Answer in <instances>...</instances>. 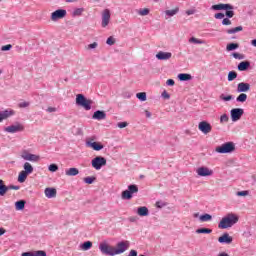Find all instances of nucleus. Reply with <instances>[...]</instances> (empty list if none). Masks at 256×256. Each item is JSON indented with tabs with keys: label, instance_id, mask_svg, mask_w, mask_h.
<instances>
[{
	"label": "nucleus",
	"instance_id": "9",
	"mask_svg": "<svg viewBox=\"0 0 256 256\" xmlns=\"http://www.w3.org/2000/svg\"><path fill=\"white\" fill-rule=\"evenodd\" d=\"M4 131L6 133H22V131H25V126L19 122H16L15 124H12L8 127L4 128Z\"/></svg>",
	"mask_w": 256,
	"mask_h": 256
},
{
	"label": "nucleus",
	"instance_id": "43",
	"mask_svg": "<svg viewBox=\"0 0 256 256\" xmlns=\"http://www.w3.org/2000/svg\"><path fill=\"white\" fill-rule=\"evenodd\" d=\"M237 77V72L230 71L228 73V81H235V78Z\"/></svg>",
	"mask_w": 256,
	"mask_h": 256
},
{
	"label": "nucleus",
	"instance_id": "44",
	"mask_svg": "<svg viewBox=\"0 0 256 256\" xmlns=\"http://www.w3.org/2000/svg\"><path fill=\"white\" fill-rule=\"evenodd\" d=\"M106 43L110 46H113L115 45V43H117V40L115 39V37L110 36L107 38Z\"/></svg>",
	"mask_w": 256,
	"mask_h": 256
},
{
	"label": "nucleus",
	"instance_id": "40",
	"mask_svg": "<svg viewBox=\"0 0 256 256\" xmlns=\"http://www.w3.org/2000/svg\"><path fill=\"white\" fill-rule=\"evenodd\" d=\"M227 51H235V49H239V44L237 43H230L226 47Z\"/></svg>",
	"mask_w": 256,
	"mask_h": 256
},
{
	"label": "nucleus",
	"instance_id": "22",
	"mask_svg": "<svg viewBox=\"0 0 256 256\" xmlns=\"http://www.w3.org/2000/svg\"><path fill=\"white\" fill-rule=\"evenodd\" d=\"M15 115V112L13 110H5L0 112V123H3L5 119H9V117Z\"/></svg>",
	"mask_w": 256,
	"mask_h": 256
},
{
	"label": "nucleus",
	"instance_id": "31",
	"mask_svg": "<svg viewBox=\"0 0 256 256\" xmlns=\"http://www.w3.org/2000/svg\"><path fill=\"white\" fill-rule=\"evenodd\" d=\"M137 14L140 15V17H147L149 13H151V10L149 8H141L136 10Z\"/></svg>",
	"mask_w": 256,
	"mask_h": 256
},
{
	"label": "nucleus",
	"instance_id": "48",
	"mask_svg": "<svg viewBox=\"0 0 256 256\" xmlns=\"http://www.w3.org/2000/svg\"><path fill=\"white\" fill-rule=\"evenodd\" d=\"M29 105H30L29 102L24 101V102H20L18 104V107H20V109H27V107H29Z\"/></svg>",
	"mask_w": 256,
	"mask_h": 256
},
{
	"label": "nucleus",
	"instance_id": "8",
	"mask_svg": "<svg viewBox=\"0 0 256 256\" xmlns=\"http://www.w3.org/2000/svg\"><path fill=\"white\" fill-rule=\"evenodd\" d=\"M91 165L93 169H96V171H100L101 168L107 165V159L103 156H96L92 159Z\"/></svg>",
	"mask_w": 256,
	"mask_h": 256
},
{
	"label": "nucleus",
	"instance_id": "27",
	"mask_svg": "<svg viewBox=\"0 0 256 256\" xmlns=\"http://www.w3.org/2000/svg\"><path fill=\"white\" fill-rule=\"evenodd\" d=\"M65 175L67 177H76V175H79V169L77 168H69L65 171Z\"/></svg>",
	"mask_w": 256,
	"mask_h": 256
},
{
	"label": "nucleus",
	"instance_id": "30",
	"mask_svg": "<svg viewBox=\"0 0 256 256\" xmlns=\"http://www.w3.org/2000/svg\"><path fill=\"white\" fill-rule=\"evenodd\" d=\"M26 203L27 202L25 200H19V201L15 202L16 211H23V209H25Z\"/></svg>",
	"mask_w": 256,
	"mask_h": 256
},
{
	"label": "nucleus",
	"instance_id": "41",
	"mask_svg": "<svg viewBox=\"0 0 256 256\" xmlns=\"http://www.w3.org/2000/svg\"><path fill=\"white\" fill-rule=\"evenodd\" d=\"M83 11H85V9L83 8H78V9H75L72 13L73 17H79L81 15H83Z\"/></svg>",
	"mask_w": 256,
	"mask_h": 256
},
{
	"label": "nucleus",
	"instance_id": "62",
	"mask_svg": "<svg viewBox=\"0 0 256 256\" xmlns=\"http://www.w3.org/2000/svg\"><path fill=\"white\" fill-rule=\"evenodd\" d=\"M186 15H195V10H187Z\"/></svg>",
	"mask_w": 256,
	"mask_h": 256
},
{
	"label": "nucleus",
	"instance_id": "21",
	"mask_svg": "<svg viewBox=\"0 0 256 256\" xmlns=\"http://www.w3.org/2000/svg\"><path fill=\"white\" fill-rule=\"evenodd\" d=\"M92 119H95L96 121H103L107 119V114L103 110H98L94 112V114L92 115Z\"/></svg>",
	"mask_w": 256,
	"mask_h": 256
},
{
	"label": "nucleus",
	"instance_id": "42",
	"mask_svg": "<svg viewBox=\"0 0 256 256\" xmlns=\"http://www.w3.org/2000/svg\"><path fill=\"white\" fill-rule=\"evenodd\" d=\"M189 43H195L196 45H203L205 43L203 40L192 37L189 39Z\"/></svg>",
	"mask_w": 256,
	"mask_h": 256
},
{
	"label": "nucleus",
	"instance_id": "29",
	"mask_svg": "<svg viewBox=\"0 0 256 256\" xmlns=\"http://www.w3.org/2000/svg\"><path fill=\"white\" fill-rule=\"evenodd\" d=\"M23 169L22 171H24V173H27L28 175H31V173H33V165H31V163L29 162H25L23 165Z\"/></svg>",
	"mask_w": 256,
	"mask_h": 256
},
{
	"label": "nucleus",
	"instance_id": "50",
	"mask_svg": "<svg viewBox=\"0 0 256 256\" xmlns=\"http://www.w3.org/2000/svg\"><path fill=\"white\" fill-rule=\"evenodd\" d=\"M34 256H47V252L43 250H38L34 252Z\"/></svg>",
	"mask_w": 256,
	"mask_h": 256
},
{
	"label": "nucleus",
	"instance_id": "17",
	"mask_svg": "<svg viewBox=\"0 0 256 256\" xmlns=\"http://www.w3.org/2000/svg\"><path fill=\"white\" fill-rule=\"evenodd\" d=\"M86 145L94 151H101L105 147L103 144H101V142H95L93 140L86 141Z\"/></svg>",
	"mask_w": 256,
	"mask_h": 256
},
{
	"label": "nucleus",
	"instance_id": "57",
	"mask_svg": "<svg viewBox=\"0 0 256 256\" xmlns=\"http://www.w3.org/2000/svg\"><path fill=\"white\" fill-rule=\"evenodd\" d=\"M162 97H163V99H171V95H169V93H167V91L162 92Z\"/></svg>",
	"mask_w": 256,
	"mask_h": 256
},
{
	"label": "nucleus",
	"instance_id": "47",
	"mask_svg": "<svg viewBox=\"0 0 256 256\" xmlns=\"http://www.w3.org/2000/svg\"><path fill=\"white\" fill-rule=\"evenodd\" d=\"M220 99L221 101H231L233 99V96L232 95L225 96V94H221Z\"/></svg>",
	"mask_w": 256,
	"mask_h": 256
},
{
	"label": "nucleus",
	"instance_id": "60",
	"mask_svg": "<svg viewBox=\"0 0 256 256\" xmlns=\"http://www.w3.org/2000/svg\"><path fill=\"white\" fill-rule=\"evenodd\" d=\"M21 256H35V254L32 252H24L21 254Z\"/></svg>",
	"mask_w": 256,
	"mask_h": 256
},
{
	"label": "nucleus",
	"instance_id": "58",
	"mask_svg": "<svg viewBox=\"0 0 256 256\" xmlns=\"http://www.w3.org/2000/svg\"><path fill=\"white\" fill-rule=\"evenodd\" d=\"M56 111H57V108H55V107H48L47 108L48 113H55Z\"/></svg>",
	"mask_w": 256,
	"mask_h": 256
},
{
	"label": "nucleus",
	"instance_id": "64",
	"mask_svg": "<svg viewBox=\"0 0 256 256\" xmlns=\"http://www.w3.org/2000/svg\"><path fill=\"white\" fill-rule=\"evenodd\" d=\"M144 113L148 119L151 118V112H149L148 110H145Z\"/></svg>",
	"mask_w": 256,
	"mask_h": 256
},
{
	"label": "nucleus",
	"instance_id": "53",
	"mask_svg": "<svg viewBox=\"0 0 256 256\" xmlns=\"http://www.w3.org/2000/svg\"><path fill=\"white\" fill-rule=\"evenodd\" d=\"M98 46H99V44L97 42H94L92 44H89L87 46V49H97Z\"/></svg>",
	"mask_w": 256,
	"mask_h": 256
},
{
	"label": "nucleus",
	"instance_id": "3",
	"mask_svg": "<svg viewBox=\"0 0 256 256\" xmlns=\"http://www.w3.org/2000/svg\"><path fill=\"white\" fill-rule=\"evenodd\" d=\"M76 105L82 107L85 111H91V106L93 105V100L87 99L83 94L76 95Z\"/></svg>",
	"mask_w": 256,
	"mask_h": 256
},
{
	"label": "nucleus",
	"instance_id": "54",
	"mask_svg": "<svg viewBox=\"0 0 256 256\" xmlns=\"http://www.w3.org/2000/svg\"><path fill=\"white\" fill-rule=\"evenodd\" d=\"M166 85H168L169 87H173V85H175V80L173 79H168L166 81Z\"/></svg>",
	"mask_w": 256,
	"mask_h": 256
},
{
	"label": "nucleus",
	"instance_id": "7",
	"mask_svg": "<svg viewBox=\"0 0 256 256\" xmlns=\"http://www.w3.org/2000/svg\"><path fill=\"white\" fill-rule=\"evenodd\" d=\"M139 193V187L137 185L132 184L128 186L127 190H124L121 194L122 199L130 200L133 199V194Z\"/></svg>",
	"mask_w": 256,
	"mask_h": 256
},
{
	"label": "nucleus",
	"instance_id": "14",
	"mask_svg": "<svg viewBox=\"0 0 256 256\" xmlns=\"http://www.w3.org/2000/svg\"><path fill=\"white\" fill-rule=\"evenodd\" d=\"M243 113H245V111L243 110V108H233L230 111V115H231V120L233 122L239 121V119H241V117H243Z\"/></svg>",
	"mask_w": 256,
	"mask_h": 256
},
{
	"label": "nucleus",
	"instance_id": "52",
	"mask_svg": "<svg viewBox=\"0 0 256 256\" xmlns=\"http://www.w3.org/2000/svg\"><path fill=\"white\" fill-rule=\"evenodd\" d=\"M13 46L11 44L5 45L1 47V51H11Z\"/></svg>",
	"mask_w": 256,
	"mask_h": 256
},
{
	"label": "nucleus",
	"instance_id": "63",
	"mask_svg": "<svg viewBox=\"0 0 256 256\" xmlns=\"http://www.w3.org/2000/svg\"><path fill=\"white\" fill-rule=\"evenodd\" d=\"M76 135H83V129L78 128L76 131Z\"/></svg>",
	"mask_w": 256,
	"mask_h": 256
},
{
	"label": "nucleus",
	"instance_id": "11",
	"mask_svg": "<svg viewBox=\"0 0 256 256\" xmlns=\"http://www.w3.org/2000/svg\"><path fill=\"white\" fill-rule=\"evenodd\" d=\"M213 169L207 166H200L196 169V174L198 177H211L213 176Z\"/></svg>",
	"mask_w": 256,
	"mask_h": 256
},
{
	"label": "nucleus",
	"instance_id": "5",
	"mask_svg": "<svg viewBox=\"0 0 256 256\" xmlns=\"http://www.w3.org/2000/svg\"><path fill=\"white\" fill-rule=\"evenodd\" d=\"M216 153L227 154L233 153L235 151V143L233 142H226L221 146L215 148Z\"/></svg>",
	"mask_w": 256,
	"mask_h": 256
},
{
	"label": "nucleus",
	"instance_id": "55",
	"mask_svg": "<svg viewBox=\"0 0 256 256\" xmlns=\"http://www.w3.org/2000/svg\"><path fill=\"white\" fill-rule=\"evenodd\" d=\"M222 25H231V21H230L229 17L228 18H224L222 20Z\"/></svg>",
	"mask_w": 256,
	"mask_h": 256
},
{
	"label": "nucleus",
	"instance_id": "46",
	"mask_svg": "<svg viewBox=\"0 0 256 256\" xmlns=\"http://www.w3.org/2000/svg\"><path fill=\"white\" fill-rule=\"evenodd\" d=\"M84 183H87V185H93V183H95V177L84 178Z\"/></svg>",
	"mask_w": 256,
	"mask_h": 256
},
{
	"label": "nucleus",
	"instance_id": "45",
	"mask_svg": "<svg viewBox=\"0 0 256 256\" xmlns=\"http://www.w3.org/2000/svg\"><path fill=\"white\" fill-rule=\"evenodd\" d=\"M220 123L223 125V123H229V116L227 114H223L220 116Z\"/></svg>",
	"mask_w": 256,
	"mask_h": 256
},
{
	"label": "nucleus",
	"instance_id": "25",
	"mask_svg": "<svg viewBox=\"0 0 256 256\" xmlns=\"http://www.w3.org/2000/svg\"><path fill=\"white\" fill-rule=\"evenodd\" d=\"M179 13V7H175L174 9L171 10H166L164 11L165 19H168L169 17H175Z\"/></svg>",
	"mask_w": 256,
	"mask_h": 256
},
{
	"label": "nucleus",
	"instance_id": "10",
	"mask_svg": "<svg viewBox=\"0 0 256 256\" xmlns=\"http://www.w3.org/2000/svg\"><path fill=\"white\" fill-rule=\"evenodd\" d=\"M67 17V10L65 9H58L51 13L50 19L53 23H57L60 19H65Z\"/></svg>",
	"mask_w": 256,
	"mask_h": 256
},
{
	"label": "nucleus",
	"instance_id": "32",
	"mask_svg": "<svg viewBox=\"0 0 256 256\" xmlns=\"http://www.w3.org/2000/svg\"><path fill=\"white\" fill-rule=\"evenodd\" d=\"M240 31H243V26H237L235 28L227 29L226 33L228 35H235V33H239Z\"/></svg>",
	"mask_w": 256,
	"mask_h": 256
},
{
	"label": "nucleus",
	"instance_id": "49",
	"mask_svg": "<svg viewBox=\"0 0 256 256\" xmlns=\"http://www.w3.org/2000/svg\"><path fill=\"white\" fill-rule=\"evenodd\" d=\"M236 195L237 197H247V195H249V191H239Z\"/></svg>",
	"mask_w": 256,
	"mask_h": 256
},
{
	"label": "nucleus",
	"instance_id": "38",
	"mask_svg": "<svg viewBox=\"0 0 256 256\" xmlns=\"http://www.w3.org/2000/svg\"><path fill=\"white\" fill-rule=\"evenodd\" d=\"M137 99H139V101H147V93L145 92H139L136 94Z\"/></svg>",
	"mask_w": 256,
	"mask_h": 256
},
{
	"label": "nucleus",
	"instance_id": "26",
	"mask_svg": "<svg viewBox=\"0 0 256 256\" xmlns=\"http://www.w3.org/2000/svg\"><path fill=\"white\" fill-rule=\"evenodd\" d=\"M251 67V62L242 61L238 64V71H247Z\"/></svg>",
	"mask_w": 256,
	"mask_h": 256
},
{
	"label": "nucleus",
	"instance_id": "39",
	"mask_svg": "<svg viewBox=\"0 0 256 256\" xmlns=\"http://www.w3.org/2000/svg\"><path fill=\"white\" fill-rule=\"evenodd\" d=\"M48 171H50V173H57V171H59V166L57 164H50L48 166Z\"/></svg>",
	"mask_w": 256,
	"mask_h": 256
},
{
	"label": "nucleus",
	"instance_id": "15",
	"mask_svg": "<svg viewBox=\"0 0 256 256\" xmlns=\"http://www.w3.org/2000/svg\"><path fill=\"white\" fill-rule=\"evenodd\" d=\"M111 21V11L109 9H105L102 12V27L105 28L109 25Z\"/></svg>",
	"mask_w": 256,
	"mask_h": 256
},
{
	"label": "nucleus",
	"instance_id": "23",
	"mask_svg": "<svg viewBox=\"0 0 256 256\" xmlns=\"http://www.w3.org/2000/svg\"><path fill=\"white\" fill-rule=\"evenodd\" d=\"M44 193L48 199H53L54 197H57V189L55 188H46Z\"/></svg>",
	"mask_w": 256,
	"mask_h": 256
},
{
	"label": "nucleus",
	"instance_id": "12",
	"mask_svg": "<svg viewBox=\"0 0 256 256\" xmlns=\"http://www.w3.org/2000/svg\"><path fill=\"white\" fill-rule=\"evenodd\" d=\"M19 189L20 187L15 185L6 186L5 182L0 179V196L1 197H5V195L7 194V191L9 190L19 191Z\"/></svg>",
	"mask_w": 256,
	"mask_h": 256
},
{
	"label": "nucleus",
	"instance_id": "36",
	"mask_svg": "<svg viewBox=\"0 0 256 256\" xmlns=\"http://www.w3.org/2000/svg\"><path fill=\"white\" fill-rule=\"evenodd\" d=\"M178 79L179 81H191L192 77L191 74L182 73L178 75Z\"/></svg>",
	"mask_w": 256,
	"mask_h": 256
},
{
	"label": "nucleus",
	"instance_id": "2",
	"mask_svg": "<svg viewBox=\"0 0 256 256\" xmlns=\"http://www.w3.org/2000/svg\"><path fill=\"white\" fill-rule=\"evenodd\" d=\"M212 11H226L225 15L229 18V19H233V17H235V11H233V9H235V7H233V5L231 4H215L211 6Z\"/></svg>",
	"mask_w": 256,
	"mask_h": 256
},
{
	"label": "nucleus",
	"instance_id": "35",
	"mask_svg": "<svg viewBox=\"0 0 256 256\" xmlns=\"http://www.w3.org/2000/svg\"><path fill=\"white\" fill-rule=\"evenodd\" d=\"M196 233H197L198 235H201V234L209 235V234L213 233V230H212V229H209V228H200V229H197V230H196Z\"/></svg>",
	"mask_w": 256,
	"mask_h": 256
},
{
	"label": "nucleus",
	"instance_id": "33",
	"mask_svg": "<svg viewBox=\"0 0 256 256\" xmlns=\"http://www.w3.org/2000/svg\"><path fill=\"white\" fill-rule=\"evenodd\" d=\"M91 247H93V242H91V241H86L80 245V249L82 251H89V249H91Z\"/></svg>",
	"mask_w": 256,
	"mask_h": 256
},
{
	"label": "nucleus",
	"instance_id": "51",
	"mask_svg": "<svg viewBox=\"0 0 256 256\" xmlns=\"http://www.w3.org/2000/svg\"><path fill=\"white\" fill-rule=\"evenodd\" d=\"M129 126V123L127 122H119L117 124V127H119V129H125V127H128Z\"/></svg>",
	"mask_w": 256,
	"mask_h": 256
},
{
	"label": "nucleus",
	"instance_id": "20",
	"mask_svg": "<svg viewBox=\"0 0 256 256\" xmlns=\"http://www.w3.org/2000/svg\"><path fill=\"white\" fill-rule=\"evenodd\" d=\"M251 90V85L249 83L241 82L237 86V93H247Z\"/></svg>",
	"mask_w": 256,
	"mask_h": 256
},
{
	"label": "nucleus",
	"instance_id": "24",
	"mask_svg": "<svg viewBox=\"0 0 256 256\" xmlns=\"http://www.w3.org/2000/svg\"><path fill=\"white\" fill-rule=\"evenodd\" d=\"M137 215H139V217H147L149 216V208H147L146 206H141L137 209Z\"/></svg>",
	"mask_w": 256,
	"mask_h": 256
},
{
	"label": "nucleus",
	"instance_id": "28",
	"mask_svg": "<svg viewBox=\"0 0 256 256\" xmlns=\"http://www.w3.org/2000/svg\"><path fill=\"white\" fill-rule=\"evenodd\" d=\"M199 221L201 223H207L209 221H213V216H211V214H203L201 216H199Z\"/></svg>",
	"mask_w": 256,
	"mask_h": 256
},
{
	"label": "nucleus",
	"instance_id": "1",
	"mask_svg": "<svg viewBox=\"0 0 256 256\" xmlns=\"http://www.w3.org/2000/svg\"><path fill=\"white\" fill-rule=\"evenodd\" d=\"M236 223H239V216L233 213H228L220 220L218 228L231 229V227H233V225H236Z\"/></svg>",
	"mask_w": 256,
	"mask_h": 256
},
{
	"label": "nucleus",
	"instance_id": "37",
	"mask_svg": "<svg viewBox=\"0 0 256 256\" xmlns=\"http://www.w3.org/2000/svg\"><path fill=\"white\" fill-rule=\"evenodd\" d=\"M236 101L238 103H245V101H247V94L245 93H241L237 98Z\"/></svg>",
	"mask_w": 256,
	"mask_h": 256
},
{
	"label": "nucleus",
	"instance_id": "19",
	"mask_svg": "<svg viewBox=\"0 0 256 256\" xmlns=\"http://www.w3.org/2000/svg\"><path fill=\"white\" fill-rule=\"evenodd\" d=\"M218 241L225 245H231L233 243V237L229 233H224L218 238Z\"/></svg>",
	"mask_w": 256,
	"mask_h": 256
},
{
	"label": "nucleus",
	"instance_id": "16",
	"mask_svg": "<svg viewBox=\"0 0 256 256\" xmlns=\"http://www.w3.org/2000/svg\"><path fill=\"white\" fill-rule=\"evenodd\" d=\"M21 158L24 159V161H33L34 163H37V161H39L38 155L31 154L27 151L22 152Z\"/></svg>",
	"mask_w": 256,
	"mask_h": 256
},
{
	"label": "nucleus",
	"instance_id": "13",
	"mask_svg": "<svg viewBox=\"0 0 256 256\" xmlns=\"http://www.w3.org/2000/svg\"><path fill=\"white\" fill-rule=\"evenodd\" d=\"M198 129L203 133V135H209V133L213 131V126H211V123L207 121H201L198 124Z\"/></svg>",
	"mask_w": 256,
	"mask_h": 256
},
{
	"label": "nucleus",
	"instance_id": "4",
	"mask_svg": "<svg viewBox=\"0 0 256 256\" xmlns=\"http://www.w3.org/2000/svg\"><path fill=\"white\" fill-rule=\"evenodd\" d=\"M99 251L102 253V255L115 256V247L111 246L107 240L100 242Z\"/></svg>",
	"mask_w": 256,
	"mask_h": 256
},
{
	"label": "nucleus",
	"instance_id": "56",
	"mask_svg": "<svg viewBox=\"0 0 256 256\" xmlns=\"http://www.w3.org/2000/svg\"><path fill=\"white\" fill-rule=\"evenodd\" d=\"M215 19H224L225 18V14L223 13H217L214 15Z\"/></svg>",
	"mask_w": 256,
	"mask_h": 256
},
{
	"label": "nucleus",
	"instance_id": "6",
	"mask_svg": "<svg viewBox=\"0 0 256 256\" xmlns=\"http://www.w3.org/2000/svg\"><path fill=\"white\" fill-rule=\"evenodd\" d=\"M129 247H131V243L129 241H120L116 244V247H114V253L115 255H123V253L129 249Z\"/></svg>",
	"mask_w": 256,
	"mask_h": 256
},
{
	"label": "nucleus",
	"instance_id": "59",
	"mask_svg": "<svg viewBox=\"0 0 256 256\" xmlns=\"http://www.w3.org/2000/svg\"><path fill=\"white\" fill-rule=\"evenodd\" d=\"M156 207H157L158 209H162V207H165V203L156 202Z\"/></svg>",
	"mask_w": 256,
	"mask_h": 256
},
{
	"label": "nucleus",
	"instance_id": "61",
	"mask_svg": "<svg viewBox=\"0 0 256 256\" xmlns=\"http://www.w3.org/2000/svg\"><path fill=\"white\" fill-rule=\"evenodd\" d=\"M128 256H137V251L136 250H130Z\"/></svg>",
	"mask_w": 256,
	"mask_h": 256
},
{
	"label": "nucleus",
	"instance_id": "34",
	"mask_svg": "<svg viewBox=\"0 0 256 256\" xmlns=\"http://www.w3.org/2000/svg\"><path fill=\"white\" fill-rule=\"evenodd\" d=\"M27 177H29V174L22 170L18 175V182L25 183V181H27Z\"/></svg>",
	"mask_w": 256,
	"mask_h": 256
},
{
	"label": "nucleus",
	"instance_id": "18",
	"mask_svg": "<svg viewBox=\"0 0 256 256\" xmlns=\"http://www.w3.org/2000/svg\"><path fill=\"white\" fill-rule=\"evenodd\" d=\"M171 57H173V53L171 52L159 51L156 54V59H158V61H169Z\"/></svg>",
	"mask_w": 256,
	"mask_h": 256
}]
</instances>
